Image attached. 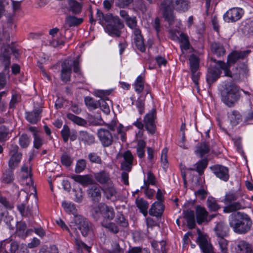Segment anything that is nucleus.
I'll return each instance as SVG.
<instances>
[{
	"label": "nucleus",
	"instance_id": "obj_1",
	"mask_svg": "<svg viewBox=\"0 0 253 253\" xmlns=\"http://www.w3.org/2000/svg\"><path fill=\"white\" fill-rule=\"evenodd\" d=\"M210 65L206 76V81L209 86H211L221 76L222 71H224V76L232 78L233 80H238L241 75L246 74L248 71L247 61H243L238 63L237 73H232L230 70L229 65L226 64L221 60H217L213 57L209 58Z\"/></svg>",
	"mask_w": 253,
	"mask_h": 253
},
{
	"label": "nucleus",
	"instance_id": "obj_2",
	"mask_svg": "<svg viewBox=\"0 0 253 253\" xmlns=\"http://www.w3.org/2000/svg\"><path fill=\"white\" fill-rule=\"evenodd\" d=\"M97 20L104 28L105 32L113 37H120L124 28L123 22L118 16H113L111 13L104 14L99 9L96 12Z\"/></svg>",
	"mask_w": 253,
	"mask_h": 253
},
{
	"label": "nucleus",
	"instance_id": "obj_3",
	"mask_svg": "<svg viewBox=\"0 0 253 253\" xmlns=\"http://www.w3.org/2000/svg\"><path fill=\"white\" fill-rule=\"evenodd\" d=\"M11 0H1V41H9L13 29L16 27V25H13V10Z\"/></svg>",
	"mask_w": 253,
	"mask_h": 253
},
{
	"label": "nucleus",
	"instance_id": "obj_4",
	"mask_svg": "<svg viewBox=\"0 0 253 253\" xmlns=\"http://www.w3.org/2000/svg\"><path fill=\"white\" fill-rule=\"evenodd\" d=\"M189 0H163L159 6L160 10L162 12L163 17L169 24L174 21V15L172 7L177 11L184 12L187 11L190 7Z\"/></svg>",
	"mask_w": 253,
	"mask_h": 253
},
{
	"label": "nucleus",
	"instance_id": "obj_5",
	"mask_svg": "<svg viewBox=\"0 0 253 253\" xmlns=\"http://www.w3.org/2000/svg\"><path fill=\"white\" fill-rule=\"evenodd\" d=\"M9 41H1V65L3 67V71L1 73V89L3 88L6 84L7 82L10 78L9 69L11 65V54L15 53L16 49L12 44V42Z\"/></svg>",
	"mask_w": 253,
	"mask_h": 253
},
{
	"label": "nucleus",
	"instance_id": "obj_6",
	"mask_svg": "<svg viewBox=\"0 0 253 253\" xmlns=\"http://www.w3.org/2000/svg\"><path fill=\"white\" fill-rule=\"evenodd\" d=\"M229 223L235 233L245 234L251 230L252 220L247 213L238 211L229 216Z\"/></svg>",
	"mask_w": 253,
	"mask_h": 253
},
{
	"label": "nucleus",
	"instance_id": "obj_7",
	"mask_svg": "<svg viewBox=\"0 0 253 253\" xmlns=\"http://www.w3.org/2000/svg\"><path fill=\"white\" fill-rule=\"evenodd\" d=\"M241 97L239 87L233 83L224 85L221 91V101L228 107H232L238 101Z\"/></svg>",
	"mask_w": 253,
	"mask_h": 253
},
{
	"label": "nucleus",
	"instance_id": "obj_8",
	"mask_svg": "<svg viewBox=\"0 0 253 253\" xmlns=\"http://www.w3.org/2000/svg\"><path fill=\"white\" fill-rule=\"evenodd\" d=\"M240 197L238 192L230 191L226 193L223 202L226 205L223 208L224 213H230L243 209L245 208L243 199H239Z\"/></svg>",
	"mask_w": 253,
	"mask_h": 253
},
{
	"label": "nucleus",
	"instance_id": "obj_9",
	"mask_svg": "<svg viewBox=\"0 0 253 253\" xmlns=\"http://www.w3.org/2000/svg\"><path fill=\"white\" fill-rule=\"evenodd\" d=\"M91 215L95 221L102 219L101 221H110L114 219L115 212L114 208L105 203H100L92 208Z\"/></svg>",
	"mask_w": 253,
	"mask_h": 253
},
{
	"label": "nucleus",
	"instance_id": "obj_10",
	"mask_svg": "<svg viewBox=\"0 0 253 253\" xmlns=\"http://www.w3.org/2000/svg\"><path fill=\"white\" fill-rule=\"evenodd\" d=\"M97 136L103 147H108L111 146L115 140L119 139L116 133L114 134L105 128H100L98 129Z\"/></svg>",
	"mask_w": 253,
	"mask_h": 253
},
{
	"label": "nucleus",
	"instance_id": "obj_11",
	"mask_svg": "<svg viewBox=\"0 0 253 253\" xmlns=\"http://www.w3.org/2000/svg\"><path fill=\"white\" fill-rule=\"evenodd\" d=\"M157 118V112L155 109H152L147 113L143 119L145 127L151 134H155L156 130V120Z\"/></svg>",
	"mask_w": 253,
	"mask_h": 253
},
{
	"label": "nucleus",
	"instance_id": "obj_12",
	"mask_svg": "<svg viewBox=\"0 0 253 253\" xmlns=\"http://www.w3.org/2000/svg\"><path fill=\"white\" fill-rule=\"evenodd\" d=\"M251 52V50L233 51L228 55L227 63L226 64H229L230 67L232 64L239 63L241 60L246 59Z\"/></svg>",
	"mask_w": 253,
	"mask_h": 253
},
{
	"label": "nucleus",
	"instance_id": "obj_13",
	"mask_svg": "<svg viewBox=\"0 0 253 253\" xmlns=\"http://www.w3.org/2000/svg\"><path fill=\"white\" fill-rule=\"evenodd\" d=\"M19 147L16 144H11L9 148V154L11 158L9 161V167L14 169L20 163L22 154L18 152Z\"/></svg>",
	"mask_w": 253,
	"mask_h": 253
},
{
	"label": "nucleus",
	"instance_id": "obj_14",
	"mask_svg": "<svg viewBox=\"0 0 253 253\" xmlns=\"http://www.w3.org/2000/svg\"><path fill=\"white\" fill-rule=\"evenodd\" d=\"M244 13L243 9L239 7L229 9L223 15L224 20L228 23L235 22L240 20Z\"/></svg>",
	"mask_w": 253,
	"mask_h": 253
},
{
	"label": "nucleus",
	"instance_id": "obj_15",
	"mask_svg": "<svg viewBox=\"0 0 253 253\" xmlns=\"http://www.w3.org/2000/svg\"><path fill=\"white\" fill-rule=\"evenodd\" d=\"M208 164V160L207 159H203L201 160L198 161L196 165V169L193 168H186L185 167L181 166V176L184 182H186V171L187 170H196L200 175H202L205 169L207 168Z\"/></svg>",
	"mask_w": 253,
	"mask_h": 253
},
{
	"label": "nucleus",
	"instance_id": "obj_16",
	"mask_svg": "<svg viewBox=\"0 0 253 253\" xmlns=\"http://www.w3.org/2000/svg\"><path fill=\"white\" fill-rule=\"evenodd\" d=\"M198 237L196 242L200 246L201 250L203 253H213V248L211 245L208 243L206 236L202 234L200 229H197Z\"/></svg>",
	"mask_w": 253,
	"mask_h": 253
},
{
	"label": "nucleus",
	"instance_id": "obj_17",
	"mask_svg": "<svg viewBox=\"0 0 253 253\" xmlns=\"http://www.w3.org/2000/svg\"><path fill=\"white\" fill-rule=\"evenodd\" d=\"M213 173L221 180L227 181L229 178V169L222 165H216L211 167Z\"/></svg>",
	"mask_w": 253,
	"mask_h": 253
},
{
	"label": "nucleus",
	"instance_id": "obj_18",
	"mask_svg": "<svg viewBox=\"0 0 253 253\" xmlns=\"http://www.w3.org/2000/svg\"><path fill=\"white\" fill-rule=\"evenodd\" d=\"M123 161L121 163V169L123 171L130 172L131 170L134 157L129 150L125 151L123 154Z\"/></svg>",
	"mask_w": 253,
	"mask_h": 253
},
{
	"label": "nucleus",
	"instance_id": "obj_19",
	"mask_svg": "<svg viewBox=\"0 0 253 253\" xmlns=\"http://www.w3.org/2000/svg\"><path fill=\"white\" fill-rule=\"evenodd\" d=\"M42 107H38L31 111L25 112L26 120L31 124H37L42 118Z\"/></svg>",
	"mask_w": 253,
	"mask_h": 253
},
{
	"label": "nucleus",
	"instance_id": "obj_20",
	"mask_svg": "<svg viewBox=\"0 0 253 253\" xmlns=\"http://www.w3.org/2000/svg\"><path fill=\"white\" fill-rule=\"evenodd\" d=\"M18 248V243L11 239H7L1 242V252L15 253Z\"/></svg>",
	"mask_w": 253,
	"mask_h": 253
},
{
	"label": "nucleus",
	"instance_id": "obj_21",
	"mask_svg": "<svg viewBox=\"0 0 253 253\" xmlns=\"http://www.w3.org/2000/svg\"><path fill=\"white\" fill-rule=\"evenodd\" d=\"M94 178L95 181L102 186L113 182L109 171L106 169L94 173Z\"/></svg>",
	"mask_w": 253,
	"mask_h": 253
},
{
	"label": "nucleus",
	"instance_id": "obj_22",
	"mask_svg": "<svg viewBox=\"0 0 253 253\" xmlns=\"http://www.w3.org/2000/svg\"><path fill=\"white\" fill-rule=\"evenodd\" d=\"M195 215L196 222L199 225L203 223H207L209 222L208 220L209 212L205 208L200 206H197L196 207Z\"/></svg>",
	"mask_w": 253,
	"mask_h": 253
},
{
	"label": "nucleus",
	"instance_id": "obj_23",
	"mask_svg": "<svg viewBox=\"0 0 253 253\" xmlns=\"http://www.w3.org/2000/svg\"><path fill=\"white\" fill-rule=\"evenodd\" d=\"M214 231L217 238H225L229 234V228L225 222L220 221L216 223Z\"/></svg>",
	"mask_w": 253,
	"mask_h": 253
},
{
	"label": "nucleus",
	"instance_id": "obj_24",
	"mask_svg": "<svg viewBox=\"0 0 253 253\" xmlns=\"http://www.w3.org/2000/svg\"><path fill=\"white\" fill-rule=\"evenodd\" d=\"M61 135L63 141L67 143L69 140L74 141L77 138V132L75 130H71L69 127L66 125H64L61 131Z\"/></svg>",
	"mask_w": 253,
	"mask_h": 253
},
{
	"label": "nucleus",
	"instance_id": "obj_25",
	"mask_svg": "<svg viewBox=\"0 0 253 253\" xmlns=\"http://www.w3.org/2000/svg\"><path fill=\"white\" fill-rule=\"evenodd\" d=\"M107 130H110V132L113 134L116 133L118 136L120 135V138L122 142L126 141V133L124 127L122 124H120L118 126H117L116 124H109L107 126Z\"/></svg>",
	"mask_w": 253,
	"mask_h": 253
},
{
	"label": "nucleus",
	"instance_id": "obj_26",
	"mask_svg": "<svg viewBox=\"0 0 253 253\" xmlns=\"http://www.w3.org/2000/svg\"><path fill=\"white\" fill-rule=\"evenodd\" d=\"M210 48L212 54L218 58L221 57L226 54V49L224 46L219 42H212L211 44Z\"/></svg>",
	"mask_w": 253,
	"mask_h": 253
},
{
	"label": "nucleus",
	"instance_id": "obj_27",
	"mask_svg": "<svg viewBox=\"0 0 253 253\" xmlns=\"http://www.w3.org/2000/svg\"><path fill=\"white\" fill-rule=\"evenodd\" d=\"M71 178L75 181L82 184L84 187H86L94 183L91 176L88 174L84 175L74 174L71 176Z\"/></svg>",
	"mask_w": 253,
	"mask_h": 253
},
{
	"label": "nucleus",
	"instance_id": "obj_28",
	"mask_svg": "<svg viewBox=\"0 0 253 253\" xmlns=\"http://www.w3.org/2000/svg\"><path fill=\"white\" fill-rule=\"evenodd\" d=\"M61 79L64 82L67 83L70 81L72 73V68L69 62L64 61L61 65Z\"/></svg>",
	"mask_w": 253,
	"mask_h": 253
},
{
	"label": "nucleus",
	"instance_id": "obj_29",
	"mask_svg": "<svg viewBox=\"0 0 253 253\" xmlns=\"http://www.w3.org/2000/svg\"><path fill=\"white\" fill-rule=\"evenodd\" d=\"M165 207L162 202H155L153 203L149 211L150 215L157 217H161L163 214Z\"/></svg>",
	"mask_w": 253,
	"mask_h": 253
},
{
	"label": "nucleus",
	"instance_id": "obj_30",
	"mask_svg": "<svg viewBox=\"0 0 253 253\" xmlns=\"http://www.w3.org/2000/svg\"><path fill=\"white\" fill-rule=\"evenodd\" d=\"M237 253H253V248L251 244L244 240L237 242Z\"/></svg>",
	"mask_w": 253,
	"mask_h": 253
},
{
	"label": "nucleus",
	"instance_id": "obj_31",
	"mask_svg": "<svg viewBox=\"0 0 253 253\" xmlns=\"http://www.w3.org/2000/svg\"><path fill=\"white\" fill-rule=\"evenodd\" d=\"M78 227L84 236H86L92 231L91 223L84 218L80 219Z\"/></svg>",
	"mask_w": 253,
	"mask_h": 253
},
{
	"label": "nucleus",
	"instance_id": "obj_32",
	"mask_svg": "<svg viewBox=\"0 0 253 253\" xmlns=\"http://www.w3.org/2000/svg\"><path fill=\"white\" fill-rule=\"evenodd\" d=\"M184 217L186 219L187 227L192 229L196 227L195 216L193 211L190 209L183 211Z\"/></svg>",
	"mask_w": 253,
	"mask_h": 253
},
{
	"label": "nucleus",
	"instance_id": "obj_33",
	"mask_svg": "<svg viewBox=\"0 0 253 253\" xmlns=\"http://www.w3.org/2000/svg\"><path fill=\"white\" fill-rule=\"evenodd\" d=\"M79 140L83 142L85 145H90L95 142L94 136L86 131H80L79 132Z\"/></svg>",
	"mask_w": 253,
	"mask_h": 253
},
{
	"label": "nucleus",
	"instance_id": "obj_34",
	"mask_svg": "<svg viewBox=\"0 0 253 253\" xmlns=\"http://www.w3.org/2000/svg\"><path fill=\"white\" fill-rule=\"evenodd\" d=\"M101 189L107 199L111 200L113 197H116L117 191L113 182L103 186Z\"/></svg>",
	"mask_w": 253,
	"mask_h": 253
},
{
	"label": "nucleus",
	"instance_id": "obj_35",
	"mask_svg": "<svg viewBox=\"0 0 253 253\" xmlns=\"http://www.w3.org/2000/svg\"><path fill=\"white\" fill-rule=\"evenodd\" d=\"M135 203L140 212L146 217L148 214V202L142 198L138 197L135 200Z\"/></svg>",
	"mask_w": 253,
	"mask_h": 253
},
{
	"label": "nucleus",
	"instance_id": "obj_36",
	"mask_svg": "<svg viewBox=\"0 0 253 253\" xmlns=\"http://www.w3.org/2000/svg\"><path fill=\"white\" fill-rule=\"evenodd\" d=\"M68 10L72 12L73 14H79L82 9V3L76 0H68Z\"/></svg>",
	"mask_w": 253,
	"mask_h": 253
},
{
	"label": "nucleus",
	"instance_id": "obj_37",
	"mask_svg": "<svg viewBox=\"0 0 253 253\" xmlns=\"http://www.w3.org/2000/svg\"><path fill=\"white\" fill-rule=\"evenodd\" d=\"M228 118L231 124L233 126L237 125L242 120V115L237 110H233L231 113H229Z\"/></svg>",
	"mask_w": 253,
	"mask_h": 253
},
{
	"label": "nucleus",
	"instance_id": "obj_38",
	"mask_svg": "<svg viewBox=\"0 0 253 253\" xmlns=\"http://www.w3.org/2000/svg\"><path fill=\"white\" fill-rule=\"evenodd\" d=\"M87 193L93 201H99L101 198V191L99 187L97 185L90 186L87 190Z\"/></svg>",
	"mask_w": 253,
	"mask_h": 253
},
{
	"label": "nucleus",
	"instance_id": "obj_39",
	"mask_svg": "<svg viewBox=\"0 0 253 253\" xmlns=\"http://www.w3.org/2000/svg\"><path fill=\"white\" fill-rule=\"evenodd\" d=\"M210 151L209 143L204 141L198 144L196 146V153L199 155L200 157L208 153Z\"/></svg>",
	"mask_w": 253,
	"mask_h": 253
},
{
	"label": "nucleus",
	"instance_id": "obj_40",
	"mask_svg": "<svg viewBox=\"0 0 253 253\" xmlns=\"http://www.w3.org/2000/svg\"><path fill=\"white\" fill-rule=\"evenodd\" d=\"M207 206L210 211H216L221 208L220 206L217 203L216 200L209 196L207 200Z\"/></svg>",
	"mask_w": 253,
	"mask_h": 253
},
{
	"label": "nucleus",
	"instance_id": "obj_41",
	"mask_svg": "<svg viewBox=\"0 0 253 253\" xmlns=\"http://www.w3.org/2000/svg\"><path fill=\"white\" fill-rule=\"evenodd\" d=\"M180 42V47L182 50H187L190 48V43L189 41L188 36L184 33L180 34L179 39L178 40Z\"/></svg>",
	"mask_w": 253,
	"mask_h": 253
},
{
	"label": "nucleus",
	"instance_id": "obj_42",
	"mask_svg": "<svg viewBox=\"0 0 253 253\" xmlns=\"http://www.w3.org/2000/svg\"><path fill=\"white\" fill-rule=\"evenodd\" d=\"M135 91L137 93H141L144 87V78L140 75L136 78L135 82L133 84Z\"/></svg>",
	"mask_w": 253,
	"mask_h": 253
},
{
	"label": "nucleus",
	"instance_id": "obj_43",
	"mask_svg": "<svg viewBox=\"0 0 253 253\" xmlns=\"http://www.w3.org/2000/svg\"><path fill=\"white\" fill-rule=\"evenodd\" d=\"M84 21L82 18H77L75 16L69 15L66 18V22L69 27H75L80 25Z\"/></svg>",
	"mask_w": 253,
	"mask_h": 253
},
{
	"label": "nucleus",
	"instance_id": "obj_44",
	"mask_svg": "<svg viewBox=\"0 0 253 253\" xmlns=\"http://www.w3.org/2000/svg\"><path fill=\"white\" fill-rule=\"evenodd\" d=\"M66 116L69 120L79 126H85L87 124L86 120L71 113H68Z\"/></svg>",
	"mask_w": 253,
	"mask_h": 253
},
{
	"label": "nucleus",
	"instance_id": "obj_45",
	"mask_svg": "<svg viewBox=\"0 0 253 253\" xmlns=\"http://www.w3.org/2000/svg\"><path fill=\"white\" fill-rule=\"evenodd\" d=\"M11 169L9 168L4 171L2 174V182L4 183L10 184L13 182L14 179V173Z\"/></svg>",
	"mask_w": 253,
	"mask_h": 253
},
{
	"label": "nucleus",
	"instance_id": "obj_46",
	"mask_svg": "<svg viewBox=\"0 0 253 253\" xmlns=\"http://www.w3.org/2000/svg\"><path fill=\"white\" fill-rule=\"evenodd\" d=\"M189 65L191 71L198 70L199 69L200 60L199 58L195 54H192L190 56Z\"/></svg>",
	"mask_w": 253,
	"mask_h": 253
},
{
	"label": "nucleus",
	"instance_id": "obj_47",
	"mask_svg": "<svg viewBox=\"0 0 253 253\" xmlns=\"http://www.w3.org/2000/svg\"><path fill=\"white\" fill-rule=\"evenodd\" d=\"M73 158L67 152L63 153L60 158L61 164L67 168L73 164Z\"/></svg>",
	"mask_w": 253,
	"mask_h": 253
},
{
	"label": "nucleus",
	"instance_id": "obj_48",
	"mask_svg": "<svg viewBox=\"0 0 253 253\" xmlns=\"http://www.w3.org/2000/svg\"><path fill=\"white\" fill-rule=\"evenodd\" d=\"M31 143L30 136H28L26 133H23L19 136V144L20 147L22 148H27Z\"/></svg>",
	"mask_w": 253,
	"mask_h": 253
},
{
	"label": "nucleus",
	"instance_id": "obj_49",
	"mask_svg": "<svg viewBox=\"0 0 253 253\" xmlns=\"http://www.w3.org/2000/svg\"><path fill=\"white\" fill-rule=\"evenodd\" d=\"M101 225L114 234H117L119 232L118 226L114 222L101 221Z\"/></svg>",
	"mask_w": 253,
	"mask_h": 253
},
{
	"label": "nucleus",
	"instance_id": "obj_50",
	"mask_svg": "<svg viewBox=\"0 0 253 253\" xmlns=\"http://www.w3.org/2000/svg\"><path fill=\"white\" fill-rule=\"evenodd\" d=\"M26 229V224L25 222H20L16 227V235L22 239H25V233Z\"/></svg>",
	"mask_w": 253,
	"mask_h": 253
},
{
	"label": "nucleus",
	"instance_id": "obj_51",
	"mask_svg": "<svg viewBox=\"0 0 253 253\" xmlns=\"http://www.w3.org/2000/svg\"><path fill=\"white\" fill-rule=\"evenodd\" d=\"M217 242L222 253H229L228 246V242L224 238H217Z\"/></svg>",
	"mask_w": 253,
	"mask_h": 253
},
{
	"label": "nucleus",
	"instance_id": "obj_52",
	"mask_svg": "<svg viewBox=\"0 0 253 253\" xmlns=\"http://www.w3.org/2000/svg\"><path fill=\"white\" fill-rule=\"evenodd\" d=\"M62 206L67 212L74 215L77 214V209L74 204L63 202Z\"/></svg>",
	"mask_w": 253,
	"mask_h": 253
},
{
	"label": "nucleus",
	"instance_id": "obj_53",
	"mask_svg": "<svg viewBox=\"0 0 253 253\" xmlns=\"http://www.w3.org/2000/svg\"><path fill=\"white\" fill-rule=\"evenodd\" d=\"M86 167V161L84 159H79L77 161L75 171L77 173L83 171Z\"/></svg>",
	"mask_w": 253,
	"mask_h": 253
},
{
	"label": "nucleus",
	"instance_id": "obj_54",
	"mask_svg": "<svg viewBox=\"0 0 253 253\" xmlns=\"http://www.w3.org/2000/svg\"><path fill=\"white\" fill-rule=\"evenodd\" d=\"M10 132L8 127L4 125L1 126L0 139L1 142L7 140L10 138Z\"/></svg>",
	"mask_w": 253,
	"mask_h": 253
},
{
	"label": "nucleus",
	"instance_id": "obj_55",
	"mask_svg": "<svg viewBox=\"0 0 253 253\" xmlns=\"http://www.w3.org/2000/svg\"><path fill=\"white\" fill-rule=\"evenodd\" d=\"M84 102L89 109H96L98 108V101H95L92 97L86 96L84 98Z\"/></svg>",
	"mask_w": 253,
	"mask_h": 253
},
{
	"label": "nucleus",
	"instance_id": "obj_56",
	"mask_svg": "<svg viewBox=\"0 0 253 253\" xmlns=\"http://www.w3.org/2000/svg\"><path fill=\"white\" fill-rule=\"evenodd\" d=\"M115 221L120 227L125 228L128 225L127 219L126 218L123 214L117 215Z\"/></svg>",
	"mask_w": 253,
	"mask_h": 253
},
{
	"label": "nucleus",
	"instance_id": "obj_57",
	"mask_svg": "<svg viewBox=\"0 0 253 253\" xmlns=\"http://www.w3.org/2000/svg\"><path fill=\"white\" fill-rule=\"evenodd\" d=\"M106 100L100 99L98 101V107L106 114H108L110 112V108L108 103L106 102Z\"/></svg>",
	"mask_w": 253,
	"mask_h": 253
},
{
	"label": "nucleus",
	"instance_id": "obj_58",
	"mask_svg": "<svg viewBox=\"0 0 253 253\" xmlns=\"http://www.w3.org/2000/svg\"><path fill=\"white\" fill-rule=\"evenodd\" d=\"M134 8L135 10L140 11L144 13L147 11V7L143 0H137L134 4Z\"/></svg>",
	"mask_w": 253,
	"mask_h": 253
},
{
	"label": "nucleus",
	"instance_id": "obj_59",
	"mask_svg": "<svg viewBox=\"0 0 253 253\" xmlns=\"http://www.w3.org/2000/svg\"><path fill=\"white\" fill-rule=\"evenodd\" d=\"M88 159L91 163L101 164L102 161L101 157L95 152H91L88 154Z\"/></svg>",
	"mask_w": 253,
	"mask_h": 253
},
{
	"label": "nucleus",
	"instance_id": "obj_60",
	"mask_svg": "<svg viewBox=\"0 0 253 253\" xmlns=\"http://www.w3.org/2000/svg\"><path fill=\"white\" fill-rule=\"evenodd\" d=\"M147 180H144V184L145 186H149L150 185H155L156 179L155 175L151 171L148 172L147 174Z\"/></svg>",
	"mask_w": 253,
	"mask_h": 253
},
{
	"label": "nucleus",
	"instance_id": "obj_61",
	"mask_svg": "<svg viewBox=\"0 0 253 253\" xmlns=\"http://www.w3.org/2000/svg\"><path fill=\"white\" fill-rule=\"evenodd\" d=\"M134 42L137 48L142 52H144L146 50L145 45L144 42L143 38L139 39H134Z\"/></svg>",
	"mask_w": 253,
	"mask_h": 253
},
{
	"label": "nucleus",
	"instance_id": "obj_62",
	"mask_svg": "<svg viewBox=\"0 0 253 253\" xmlns=\"http://www.w3.org/2000/svg\"><path fill=\"white\" fill-rule=\"evenodd\" d=\"M145 98L143 97L142 98V96H140L138 98L136 101V107L139 110V112L140 114H142L144 113L145 110V104H144Z\"/></svg>",
	"mask_w": 253,
	"mask_h": 253
},
{
	"label": "nucleus",
	"instance_id": "obj_63",
	"mask_svg": "<svg viewBox=\"0 0 253 253\" xmlns=\"http://www.w3.org/2000/svg\"><path fill=\"white\" fill-rule=\"evenodd\" d=\"M111 93V90H98L96 91L95 95L96 96L100 97V99L109 100L107 96L110 95Z\"/></svg>",
	"mask_w": 253,
	"mask_h": 253
},
{
	"label": "nucleus",
	"instance_id": "obj_64",
	"mask_svg": "<svg viewBox=\"0 0 253 253\" xmlns=\"http://www.w3.org/2000/svg\"><path fill=\"white\" fill-rule=\"evenodd\" d=\"M194 194L195 196L201 200H204L206 198L208 192L207 190L203 188L199 189L198 190L195 191Z\"/></svg>",
	"mask_w": 253,
	"mask_h": 253
}]
</instances>
